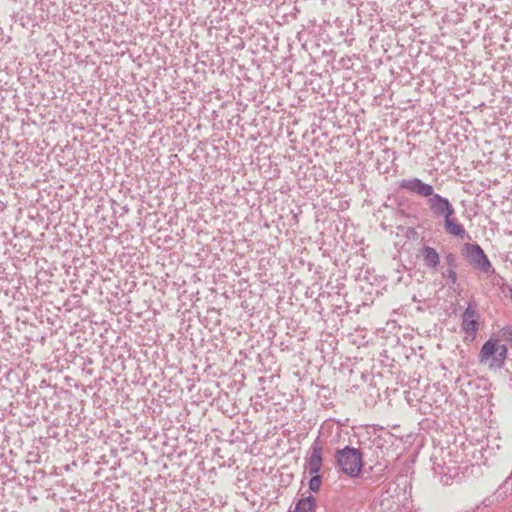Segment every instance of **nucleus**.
Returning <instances> with one entry per match:
<instances>
[{"instance_id": "obj_14", "label": "nucleus", "mask_w": 512, "mask_h": 512, "mask_svg": "<svg viewBox=\"0 0 512 512\" xmlns=\"http://www.w3.org/2000/svg\"><path fill=\"white\" fill-rule=\"evenodd\" d=\"M503 336L505 337L506 340H509L512 342V329H504L503 330Z\"/></svg>"}, {"instance_id": "obj_12", "label": "nucleus", "mask_w": 512, "mask_h": 512, "mask_svg": "<svg viewBox=\"0 0 512 512\" xmlns=\"http://www.w3.org/2000/svg\"><path fill=\"white\" fill-rule=\"evenodd\" d=\"M443 275L447 276L451 280L452 284L456 283L457 274L455 272V268L448 269Z\"/></svg>"}, {"instance_id": "obj_4", "label": "nucleus", "mask_w": 512, "mask_h": 512, "mask_svg": "<svg viewBox=\"0 0 512 512\" xmlns=\"http://www.w3.org/2000/svg\"><path fill=\"white\" fill-rule=\"evenodd\" d=\"M479 318L480 315L477 311V305L475 302H469L467 308L462 315V330L472 340L476 337L479 329Z\"/></svg>"}, {"instance_id": "obj_9", "label": "nucleus", "mask_w": 512, "mask_h": 512, "mask_svg": "<svg viewBox=\"0 0 512 512\" xmlns=\"http://www.w3.org/2000/svg\"><path fill=\"white\" fill-rule=\"evenodd\" d=\"M421 253L423 256L424 264L429 268H436L439 265L440 258L437 253V251L430 247V246H424L421 249Z\"/></svg>"}, {"instance_id": "obj_1", "label": "nucleus", "mask_w": 512, "mask_h": 512, "mask_svg": "<svg viewBox=\"0 0 512 512\" xmlns=\"http://www.w3.org/2000/svg\"><path fill=\"white\" fill-rule=\"evenodd\" d=\"M335 459L344 474L351 478L359 476L363 467L362 453L359 449L346 446L336 451Z\"/></svg>"}, {"instance_id": "obj_11", "label": "nucleus", "mask_w": 512, "mask_h": 512, "mask_svg": "<svg viewBox=\"0 0 512 512\" xmlns=\"http://www.w3.org/2000/svg\"><path fill=\"white\" fill-rule=\"evenodd\" d=\"M321 484H322V476L319 474H316V475H312L311 479L309 480L308 485H309V489L312 492L317 493L320 490Z\"/></svg>"}, {"instance_id": "obj_8", "label": "nucleus", "mask_w": 512, "mask_h": 512, "mask_svg": "<svg viewBox=\"0 0 512 512\" xmlns=\"http://www.w3.org/2000/svg\"><path fill=\"white\" fill-rule=\"evenodd\" d=\"M454 215H448L444 218V227L447 233L463 239L466 236V231L462 224H460Z\"/></svg>"}, {"instance_id": "obj_3", "label": "nucleus", "mask_w": 512, "mask_h": 512, "mask_svg": "<svg viewBox=\"0 0 512 512\" xmlns=\"http://www.w3.org/2000/svg\"><path fill=\"white\" fill-rule=\"evenodd\" d=\"M463 255L469 263L482 272H489L491 263L483 249L478 244L466 243L463 247Z\"/></svg>"}, {"instance_id": "obj_6", "label": "nucleus", "mask_w": 512, "mask_h": 512, "mask_svg": "<svg viewBox=\"0 0 512 512\" xmlns=\"http://www.w3.org/2000/svg\"><path fill=\"white\" fill-rule=\"evenodd\" d=\"M399 187L403 190L411 192L420 197H425L427 199H429L434 194L433 186L423 182L417 177L401 180Z\"/></svg>"}, {"instance_id": "obj_7", "label": "nucleus", "mask_w": 512, "mask_h": 512, "mask_svg": "<svg viewBox=\"0 0 512 512\" xmlns=\"http://www.w3.org/2000/svg\"><path fill=\"white\" fill-rule=\"evenodd\" d=\"M427 204L435 216L447 217L448 215H454L455 210L449 200L440 194L434 193L429 199Z\"/></svg>"}, {"instance_id": "obj_2", "label": "nucleus", "mask_w": 512, "mask_h": 512, "mask_svg": "<svg viewBox=\"0 0 512 512\" xmlns=\"http://www.w3.org/2000/svg\"><path fill=\"white\" fill-rule=\"evenodd\" d=\"M507 354L506 345L500 344L497 339H489L480 350L479 362L488 364L491 369H501L505 364Z\"/></svg>"}, {"instance_id": "obj_10", "label": "nucleus", "mask_w": 512, "mask_h": 512, "mask_svg": "<svg viewBox=\"0 0 512 512\" xmlns=\"http://www.w3.org/2000/svg\"><path fill=\"white\" fill-rule=\"evenodd\" d=\"M316 511V499L310 495L304 498H301L295 504L293 510H289V512H315Z\"/></svg>"}, {"instance_id": "obj_13", "label": "nucleus", "mask_w": 512, "mask_h": 512, "mask_svg": "<svg viewBox=\"0 0 512 512\" xmlns=\"http://www.w3.org/2000/svg\"><path fill=\"white\" fill-rule=\"evenodd\" d=\"M445 259L450 268L456 267V258L453 254H451V253L447 254Z\"/></svg>"}, {"instance_id": "obj_5", "label": "nucleus", "mask_w": 512, "mask_h": 512, "mask_svg": "<svg viewBox=\"0 0 512 512\" xmlns=\"http://www.w3.org/2000/svg\"><path fill=\"white\" fill-rule=\"evenodd\" d=\"M323 445L319 438H317L310 448L309 454L305 458L304 469L310 475L319 474L323 465Z\"/></svg>"}]
</instances>
